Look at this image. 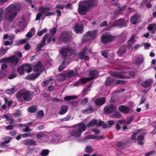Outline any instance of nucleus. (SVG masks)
I'll use <instances>...</instances> for the list:
<instances>
[{
    "label": "nucleus",
    "instance_id": "nucleus-1",
    "mask_svg": "<svg viewBox=\"0 0 156 156\" xmlns=\"http://www.w3.org/2000/svg\"><path fill=\"white\" fill-rule=\"evenodd\" d=\"M21 8L20 5L18 3L11 4L6 8L5 9L6 12L5 15V20L10 23L12 22Z\"/></svg>",
    "mask_w": 156,
    "mask_h": 156
},
{
    "label": "nucleus",
    "instance_id": "nucleus-2",
    "mask_svg": "<svg viewBox=\"0 0 156 156\" xmlns=\"http://www.w3.org/2000/svg\"><path fill=\"white\" fill-rule=\"evenodd\" d=\"M16 97L20 102L29 101L32 99L29 91L24 89H21L16 94Z\"/></svg>",
    "mask_w": 156,
    "mask_h": 156
},
{
    "label": "nucleus",
    "instance_id": "nucleus-3",
    "mask_svg": "<svg viewBox=\"0 0 156 156\" xmlns=\"http://www.w3.org/2000/svg\"><path fill=\"white\" fill-rule=\"evenodd\" d=\"M77 126L72 129L70 132V135L76 137H80L82 133L87 128V126L83 122H80L76 125Z\"/></svg>",
    "mask_w": 156,
    "mask_h": 156
},
{
    "label": "nucleus",
    "instance_id": "nucleus-4",
    "mask_svg": "<svg viewBox=\"0 0 156 156\" xmlns=\"http://www.w3.org/2000/svg\"><path fill=\"white\" fill-rule=\"evenodd\" d=\"M72 38L71 34L67 31H65L61 33L58 39L60 41L66 44L69 42Z\"/></svg>",
    "mask_w": 156,
    "mask_h": 156
},
{
    "label": "nucleus",
    "instance_id": "nucleus-5",
    "mask_svg": "<svg viewBox=\"0 0 156 156\" xmlns=\"http://www.w3.org/2000/svg\"><path fill=\"white\" fill-rule=\"evenodd\" d=\"M115 37L111 35L109 33L105 32L101 35V41L104 44L110 42L115 39Z\"/></svg>",
    "mask_w": 156,
    "mask_h": 156
},
{
    "label": "nucleus",
    "instance_id": "nucleus-6",
    "mask_svg": "<svg viewBox=\"0 0 156 156\" xmlns=\"http://www.w3.org/2000/svg\"><path fill=\"white\" fill-rule=\"evenodd\" d=\"M90 9L83 2L79 3V8H78V12L79 14L81 15L86 14L87 12Z\"/></svg>",
    "mask_w": 156,
    "mask_h": 156
},
{
    "label": "nucleus",
    "instance_id": "nucleus-7",
    "mask_svg": "<svg viewBox=\"0 0 156 156\" xmlns=\"http://www.w3.org/2000/svg\"><path fill=\"white\" fill-rule=\"evenodd\" d=\"M7 59L9 60V62H8L9 63L11 66H16L20 61L19 58L16 57L15 55L8 57Z\"/></svg>",
    "mask_w": 156,
    "mask_h": 156
},
{
    "label": "nucleus",
    "instance_id": "nucleus-8",
    "mask_svg": "<svg viewBox=\"0 0 156 156\" xmlns=\"http://www.w3.org/2000/svg\"><path fill=\"white\" fill-rule=\"evenodd\" d=\"M116 110L115 106L112 104L106 106L104 108L105 112L107 114L112 113L115 112Z\"/></svg>",
    "mask_w": 156,
    "mask_h": 156
},
{
    "label": "nucleus",
    "instance_id": "nucleus-9",
    "mask_svg": "<svg viewBox=\"0 0 156 156\" xmlns=\"http://www.w3.org/2000/svg\"><path fill=\"white\" fill-rule=\"evenodd\" d=\"M114 25L118 26L120 28H122L127 26V24L126 21L122 18L115 21L114 23Z\"/></svg>",
    "mask_w": 156,
    "mask_h": 156
},
{
    "label": "nucleus",
    "instance_id": "nucleus-10",
    "mask_svg": "<svg viewBox=\"0 0 156 156\" xmlns=\"http://www.w3.org/2000/svg\"><path fill=\"white\" fill-rule=\"evenodd\" d=\"M48 35L47 34L44 35L43 37L42 40L41 41V43L37 44L36 49L37 50L38 52L40 51L41 50L42 47L45 45L46 39V38L48 37Z\"/></svg>",
    "mask_w": 156,
    "mask_h": 156
},
{
    "label": "nucleus",
    "instance_id": "nucleus-11",
    "mask_svg": "<svg viewBox=\"0 0 156 156\" xmlns=\"http://www.w3.org/2000/svg\"><path fill=\"white\" fill-rule=\"evenodd\" d=\"M83 2L90 9L97 4L96 0H85Z\"/></svg>",
    "mask_w": 156,
    "mask_h": 156
},
{
    "label": "nucleus",
    "instance_id": "nucleus-12",
    "mask_svg": "<svg viewBox=\"0 0 156 156\" xmlns=\"http://www.w3.org/2000/svg\"><path fill=\"white\" fill-rule=\"evenodd\" d=\"M87 50L86 47H84L79 53V58L81 60H88L89 57L87 55H85V52Z\"/></svg>",
    "mask_w": 156,
    "mask_h": 156
},
{
    "label": "nucleus",
    "instance_id": "nucleus-13",
    "mask_svg": "<svg viewBox=\"0 0 156 156\" xmlns=\"http://www.w3.org/2000/svg\"><path fill=\"white\" fill-rule=\"evenodd\" d=\"M72 49L70 47H63L60 51V53L62 55L63 58L66 59L67 57L66 54L71 52Z\"/></svg>",
    "mask_w": 156,
    "mask_h": 156
},
{
    "label": "nucleus",
    "instance_id": "nucleus-14",
    "mask_svg": "<svg viewBox=\"0 0 156 156\" xmlns=\"http://www.w3.org/2000/svg\"><path fill=\"white\" fill-rule=\"evenodd\" d=\"M83 25L82 24L76 25L73 27L74 31L77 34H81L83 31Z\"/></svg>",
    "mask_w": 156,
    "mask_h": 156
},
{
    "label": "nucleus",
    "instance_id": "nucleus-15",
    "mask_svg": "<svg viewBox=\"0 0 156 156\" xmlns=\"http://www.w3.org/2000/svg\"><path fill=\"white\" fill-rule=\"evenodd\" d=\"M127 49V48L126 46H121L117 51L118 55L120 56H124L126 52Z\"/></svg>",
    "mask_w": 156,
    "mask_h": 156
},
{
    "label": "nucleus",
    "instance_id": "nucleus-16",
    "mask_svg": "<svg viewBox=\"0 0 156 156\" xmlns=\"http://www.w3.org/2000/svg\"><path fill=\"white\" fill-rule=\"evenodd\" d=\"M94 102L97 106H101L103 105L105 102V97L100 98L94 100Z\"/></svg>",
    "mask_w": 156,
    "mask_h": 156
},
{
    "label": "nucleus",
    "instance_id": "nucleus-17",
    "mask_svg": "<svg viewBox=\"0 0 156 156\" xmlns=\"http://www.w3.org/2000/svg\"><path fill=\"white\" fill-rule=\"evenodd\" d=\"M110 75L112 76L118 78H122L124 79L126 78L127 79H129L130 78V77L129 76H125L122 75L121 74L117 73L114 72H111L110 73Z\"/></svg>",
    "mask_w": 156,
    "mask_h": 156
},
{
    "label": "nucleus",
    "instance_id": "nucleus-18",
    "mask_svg": "<svg viewBox=\"0 0 156 156\" xmlns=\"http://www.w3.org/2000/svg\"><path fill=\"white\" fill-rule=\"evenodd\" d=\"M130 21L132 23L133 25L138 23L140 21V16L138 14H135L131 16Z\"/></svg>",
    "mask_w": 156,
    "mask_h": 156
},
{
    "label": "nucleus",
    "instance_id": "nucleus-19",
    "mask_svg": "<svg viewBox=\"0 0 156 156\" xmlns=\"http://www.w3.org/2000/svg\"><path fill=\"white\" fill-rule=\"evenodd\" d=\"M119 110L120 112L124 114H127L129 112V108L128 106L123 105H121L119 107Z\"/></svg>",
    "mask_w": 156,
    "mask_h": 156
},
{
    "label": "nucleus",
    "instance_id": "nucleus-20",
    "mask_svg": "<svg viewBox=\"0 0 156 156\" xmlns=\"http://www.w3.org/2000/svg\"><path fill=\"white\" fill-rule=\"evenodd\" d=\"M98 73L97 70H92L89 72V76L90 77H88V79L90 81L95 78L98 75Z\"/></svg>",
    "mask_w": 156,
    "mask_h": 156
},
{
    "label": "nucleus",
    "instance_id": "nucleus-21",
    "mask_svg": "<svg viewBox=\"0 0 156 156\" xmlns=\"http://www.w3.org/2000/svg\"><path fill=\"white\" fill-rule=\"evenodd\" d=\"M152 83L153 81L151 79L147 80L143 82L141 85L143 87L147 88L149 87Z\"/></svg>",
    "mask_w": 156,
    "mask_h": 156
},
{
    "label": "nucleus",
    "instance_id": "nucleus-22",
    "mask_svg": "<svg viewBox=\"0 0 156 156\" xmlns=\"http://www.w3.org/2000/svg\"><path fill=\"white\" fill-rule=\"evenodd\" d=\"M90 81V80L88 79V78L83 77L80 79L78 81L75 83V85L76 86H77L81 84H85L87 82Z\"/></svg>",
    "mask_w": 156,
    "mask_h": 156
},
{
    "label": "nucleus",
    "instance_id": "nucleus-23",
    "mask_svg": "<svg viewBox=\"0 0 156 156\" xmlns=\"http://www.w3.org/2000/svg\"><path fill=\"white\" fill-rule=\"evenodd\" d=\"M115 81L114 78L111 77H108L105 81V84L106 86H109L112 85Z\"/></svg>",
    "mask_w": 156,
    "mask_h": 156
},
{
    "label": "nucleus",
    "instance_id": "nucleus-24",
    "mask_svg": "<svg viewBox=\"0 0 156 156\" xmlns=\"http://www.w3.org/2000/svg\"><path fill=\"white\" fill-rule=\"evenodd\" d=\"M42 64L40 62H38L34 67V71L35 72H41V69L42 67Z\"/></svg>",
    "mask_w": 156,
    "mask_h": 156
},
{
    "label": "nucleus",
    "instance_id": "nucleus-25",
    "mask_svg": "<svg viewBox=\"0 0 156 156\" xmlns=\"http://www.w3.org/2000/svg\"><path fill=\"white\" fill-rule=\"evenodd\" d=\"M23 143L26 145H36V142L34 141L33 139H28L24 140L23 141Z\"/></svg>",
    "mask_w": 156,
    "mask_h": 156
},
{
    "label": "nucleus",
    "instance_id": "nucleus-26",
    "mask_svg": "<svg viewBox=\"0 0 156 156\" xmlns=\"http://www.w3.org/2000/svg\"><path fill=\"white\" fill-rule=\"evenodd\" d=\"M95 111L94 109L92 106L90 105L89 107L86 109L83 110L82 112L85 114L91 113Z\"/></svg>",
    "mask_w": 156,
    "mask_h": 156
},
{
    "label": "nucleus",
    "instance_id": "nucleus-27",
    "mask_svg": "<svg viewBox=\"0 0 156 156\" xmlns=\"http://www.w3.org/2000/svg\"><path fill=\"white\" fill-rule=\"evenodd\" d=\"M91 39L92 38L89 34V32L88 31L83 36L82 41L83 42H86Z\"/></svg>",
    "mask_w": 156,
    "mask_h": 156
},
{
    "label": "nucleus",
    "instance_id": "nucleus-28",
    "mask_svg": "<svg viewBox=\"0 0 156 156\" xmlns=\"http://www.w3.org/2000/svg\"><path fill=\"white\" fill-rule=\"evenodd\" d=\"M88 32H89V34L92 39H95L98 36V31L97 30H94L92 31H88Z\"/></svg>",
    "mask_w": 156,
    "mask_h": 156
},
{
    "label": "nucleus",
    "instance_id": "nucleus-29",
    "mask_svg": "<svg viewBox=\"0 0 156 156\" xmlns=\"http://www.w3.org/2000/svg\"><path fill=\"white\" fill-rule=\"evenodd\" d=\"M16 88L14 86L11 89H8L6 90V92L10 95L13 94L17 90Z\"/></svg>",
    "mask_w": 156,
    "mask_h": 156
},
{
    "label": "nucleus",
    "instance_id": "nucleus-30",
    "mask_svg": "<svg viewBox=\"0 0 156 156\" xmlns=\"http://www.w3.org/2000/svg\"><path fill=\"white\" fill-rule=\"evenodd\" d=\"M68 111V107L66 105H64L62 107L61 109L58 112V113L60 115L64 114Z\"/></svg>",
    "mask_w": 156,
    "mask_h": 156
},
{
    "label": "nucleus",
    "instance_id": "nucleus-31",
    "mask_svg": "<svg viewBox=\"0 0 156 156\" xmlns=\"http://www.w3.org/2000/svg\"><path fill=\"white\" fill-rule=\"evenodd\" d=\"M23 66L24 71L25 70L27 73H29L31 72L32 69L30 65L28 64H25Z\"/></svg>",
    "mask_w": 156,
    "mask_h": 156
},
{
    "label": "nucleus",
    "instance_id": "nucleus-32",
    "mask_svg": "<svg viewBox=\"0 0 156 156\" xmlns=\"http://www.w3.org/2000/svg\"><path fill=\"white\" fill-rule=\"evenodd\" d=\"M40 13L43 14L45 12L50 10V8L48 7H44L43 6H41L39 8Z\"/></svg>",
    "mask_w": 156,
    "mask_h": 156
},
{
    "label": "nucleus",
    "instance_id": "nucleus-33",
    "mask_svg": "<svg viewBox=\"0 0 156 156\" xmlns=\"http://www.w3.org/2000/svg\"><path fill=\"white\" fill-rule=\"evenodd\" d=\"M66 61L65 59L58 67V70L59 72H61L64 70L66 66Z\"/></svg>",
    "mask_w": 156,
    "mask_h": 156
},
{
    "label": "nucleus",
    "instance_id": "nucleus-34",
    "mask_svg": "<svg viewBox=\"0 0 156 156\" xmlns=\"http://www.w3.org/2000/svg\"><path fill=\"white\" fill-rule=\"evenodd\" d=\"M37 107L35 105H32L29 107L28 109V111L31 113H33L37 110Z\"/></svg>",
    "mask_w": 156,
    "mask_h": 156
},
{
    "label": "nucleus",
    "instance_id": "nucleus-35",
    "mask_svg": "<svg viewBox=\"0 0 156 156\" xmlns=\"http://www.w3.org/2000/svg\"><path fill=\"white\" fill-rule=\"evenodd\" d=\"M144 59L142 56H140L137 57L135 60V63L136 64H140L143 61Z\"/></svg>",
    "mask_w": 156,
    "mask_h": 156
},
{
    "label": "nucleus",
    "instance_id": "nucleus-36",
    "mask_svg": "<svg viewBox=\"0 0 156 156\" xmlns=\"http://www.w3.org/2000/svg\"><path fill=\"white\" fill-rule=\"evenodd\" d=\"M77 74L76 73H74V71L73 70H71L69 72L66 73V76L70 78L73 77Z\"/></svg>",
    "mask_w": 156,
    "mask_h": 156
},
{
    "label": "nucleus",
    "instance_id": "nucleus-37",
    "mask_svg": "<svg viewBox=\"0 0 156 156\" xmlns=\"http://www.w3.org/2000/svg\"><path fill=\"white\" fill-rule=\"evenodd\" d=\"M97 120L95 119H93L91 120L89 123L86 126L87 127L89 126H93L95 125H96L97 123Z\"/></svg>",
    "mask_w": 156,
    "mask_h": 156
},
{
    "label": "nucleus",
    "instance_id": "nucleus-38",
    "mask_svg": "<svg viewBox=\"0 0 156 156\" xmlns=\"http://www.w3.org/2000/svg\"><path fill=\"white\" fill-rule=\"evenodd\" d=\"M77 98V96H67L64 98V99L66 101H69L76 99Z\"/></svg>",
    "mask_w": 156,
    "mask_h": 156
},
{
    "label": "nucleus",
    "instance_id": "nucleus-39",
    "mask_svg": "<svg viewBox=\"0 0 156 156\" xmlns=\"http://www.w3.org/2000/svg\"><path fill=\"white\" fill-rule=\"evenodd\" d=\"M17 71L20 74L23 75L25 72L23 66H19L17 69Z\"/></svg>",
    "mask_w": 156,
    "mask_h": 156
},
{
    "label": "nucleus",
    "instance_id": "nucleus-40",
    "mask_svg": "<svg viewBox=\"0 0 156 156\" xmlns=\"http://www.w3.org/2000/svg\"><path fill=\"white\" fill-rule=\"evenodd\" d=\"M40 73H37L32 74L30 76L31 80H34L38 77L40 75Z\"/></svg>",
    "mask_w": 156,
    "mask_h": 156
},
{
    "label": "nucleus",
    "instance_id": "nucleus-41",
    "mask_svg": "<svg viewBox=\"0 0 156 156\" xmlns=\"http://www.w3.org/2000/svg\"><path fill=\"white\" fill-rule=\"evenodd\" d=\"M102 126V128L103 129H106L107 127V125L105 123V122L101 120L98 124L97 125H96V126Z\"/></svg>",
    "mask_w": 156,
    "mask_h": 156
},
{
    "label": "nucleus",
    "instance_id": "nucleus-42",
    "mask_svg": "<svg viewBox=\"0 0 156 156\" xmlns=\"http://www.w3.org/2000/svg\"><path fill=\"white\" fill-rule=\"evenodd\" d=\"M144 139V136L143 135H140L138 136L137 137V140H138V143L139 144L143 145V142H142Z\"/></svg>",
    "mask_w": 156,
    "mask_h": 156
},
{
    "label": "nucleus",
    "instance_id": "nucleus-43",
    "mask_svg": "<svg viewBox=\"0 0 156 156\" xmlns=\"http://www.w3.org/2000/svg\"><path fill=\"white\" fill-rule=\"evenodd\" d=\"M151 0H144L142 3L143 4H145L146 7L147 8H151L152 6L151 5L149 2Z\"/></svg>",
    "mask_w": 156,
    "mask_h": 156
},
{
    "label": "nucleus",
    "instance_id": "nucleus-44",
    "mask_svg": "<svg viewBox=\"0 0 156 156\" xmlns=\"http://www.w3.org/2000/svg\"><path fill=\"white\" fill-rule=\"evenodd\" d=\"M86 152L91 153L93 152V148L90 146H87L86 148Z\"/></svg>",
    "mask_w": 156,
    "mask_h": 156
},
{
    "label": "nucleus",
    "instance_id": "nucleus-45",
    "mask_svg": "<svg viewBox=\"0 0 156 156\" xmlns=\"http://www.w3.org/2000/svg\"><path fill=\"white\" fill-rule=\"evenodd\" d=\"M49 153V150L48 149L43 150L41 152V155L43 156H46L48 155Z\"/></svg>",
    "mask_w": 156,
    "mask_h": 156
},
{
    "label": "nucleus",
    "instance_id": "nucleus-46",
    "mask_svg": "<svg viewBox=\"0 0 156 156\" xmlns=\"http://www.w3.org/2000/svg\"><path fill=\"white\" fill-rule=\"evenodd\" d=\"M8 49V48H2L0 51V54L1 55H4Z\"/></svg>",
    "mask_w": 156,
    "mask_h": 156
},
{
    "label": "nucleus",
    "instance_id": "nucleus-47",
    "mask_svg": "<svg viewBox=\"0 0 156 156\" xmlns=\"http://www.w3.org/2000/svg\"><path fill=\"white\" fill-rule=\"evenodd\" d=\"M97 137V136L91 134L86 136L85 138L87 139H96Z\"/></svg>",
    "mask_w": 156,
    "mask_h": 156
},
{
    "label": "nucleus",
    "instance_id": "nucleus-48",
    "mask_svg": "<svg viewBox=\"0 0 156 156\" xmlns=\"http://www.w3.org/2000/svg\"><path fill=\"white\" fill-rule=\"evenodd\" d=\"M52 80L51 78H50L49 80H47L43 82V85H42V86L44 87V86L46 87L47 85L49 84V82L50 81H51Z\"/></svg>",
    "mask_w": 156,
    "mask_h": 156
},
{
    "label": "nucleus",
    "instance_id": "nucleus-49",
    "mask_svg": "<svg viewBox=\"0 0 156 156\" xmlns=\"http://www.w3.org/2000/svg\"><path fill=\"white\" fill-rule=\"evenodd\" d=\"M44 115V113L43 110H41L39 111L37 113V118L41 117Z\"/></svg>",
    "mask_w": 156,
    "mask_h": 156
},
{
    "label": "nucleus",
    "instance_id": "nucleus-50",
    "mask_svg": "<svg viewBox=\"0 0 156 156\" xmlns=\"http://www.w3.org/2000/svg\"><path fill=\"white\" fill-rule=\"evenodd\" d=\"M9 143V140H5V141H3L1 144V147H3L4 148H6L7 147L6 146V145H5V144H8Z\"/></svg>",
    "mask_w": 156,
    "mask_h": 156
},
{
    "label": "nucleus",
    "instance_id": "nucleus-51",
    "mask_svg": "<svg viewBox=\"0 0 156 156\" xmlns=\"http://www.w3.org/2000/svg\"><path fill=\"white\" fill-rule=\"evenodd\" d=\"M57 30V28L56 27H53L50 30V33L52 34H54L56 33Z\"/></svg>",
    "mask_w": 156,
    "mask_h": 156
},
{
    "label": "nucleus",
    "instance_id": "nucleus-52",
    "mask_svg": "<svg viewBox=\"0 0 156 156\" xmlns=\"http://www.w3.org/2000/svg\"><path fill=\"white\" fill-rule=\"evenodd\" d=\"M147 30L152 34H154L155 33L154 30L152 28L151 26H148L147 27Z\"/></svg>",
    "mask_w": 156,
    "mask_h": 156
},
{
    "label": "nucleus",
    "instance_id": "nucleus-53",
    "mask_svg": "<svg viewBox=\"0 0 156 156\" xmlns=\"http://www.w3.org/2000/svg\"><path fill=\"white\" fill-rule=\"evenodd\" d=\"M101 55L104 57L107 58L108 52L106 51H102L101 52Z\"/></svg>",
    "mask_w": 156,
    "mask_h": 156
},
{
    "label": "nucleus",
    "instance_id": "nucleus-54",
    "mask_svg": "<svg viewBox=\"0 0 156 156\" xmlns=\"http://www.w3.org/2000/svg\"><path fill=\"white\" fill-rule=\"evenodd\" d=\"M43 15L40 12H38L36 15V18L35 19L36 20H40V17Z\"/></svg>",
    "mask_w": 156,
    "mask_h": 156
},
{
    "label": "nucleus",
    "instance_id": "nucleus-55",
    "mask_svg": "<svg viewBox=\"0 0 156 156\" xmlns=\"http://www.w3.org/2000/svg\"><path fill=\"white\" fill-rule=\"evenodd\" d=\"M4 10L2 9H0V22L2 21V16L4 13Z\"/></svg>",
    "mask_w": 156,
    "mask_h": 156
},
{
    "label": "nucleus",
    "instance_id": "nucleus-56",
    "mask_svg": "<svg viewBox=\"0 0 156 156\" xmlns=\"http://www.w3.org/2000/svg\"><path fill=\"white\" fill-rule=\"evenodd\" d=\"M65 7V5H63L62 4H60L57 5L55 9L58 8V9H62L63 8H64Z\"/></svg>",
    "mask_w": 156,
    "mask_h": 156
},
{
    "label": "nucleus",
    "instance_id": "nucleus-57",
    "mask_svg": "<svg viewBox=\"0 0 156 156\" xmlns=\"http://www.w3.org/2000/svg\"><path fill=\"white\" fill-rule=\"evenodd\" d=\"M55 14V12H47L45 13V15L46 16L54 15Z\"/></svg>",
    "mask_w": 156,
    "mask_h": 156
},
{
    "label": "nucleus",
    "instance_id": "nucleus-58",
    "mask_svg": "<svg viewBox=\"0 0 156 156\" xmlns=\"http://www.w3.org/2000/svg\"><path fill=\"white\" fill-rule=\"evenodd\" d=\"M136 73L134 71H130L129 72V75L131 76L132 77H134L135 75H136Z\"/></svg>",
    "mask_w": 156,
    "mask_h": 156
},
{
    "label": "nucleus",
    "instance_id": "nucleus-59",
    "mask_svg": "<svg viewBox=\"0 0 156 156\" xmlns=\"http://www.w3.org/2000/svg\"><path fill=\"white\" fill-rule=\"evenodd\" d=\"M114 116L118 118H119L121 117V115L119 112H116L114 114Z\"/></svg>",
    "mask_w": 156,
    "mask_h": 156
},
{
    "label": "nucleus",
    "instance_id": "nucleus-60",
    "mask_svg": "<svg viewBox=\"0 0 156 156\" xmlns=\"http://www.w3.org/2000/svg\"><path fill=\"white\" fill-rule=\"evenodd\" d=\"M54 89V87L52 85L49 86L48 87V90L49 92L52 91Z\"/></svg>",
    "mask_w": 156,
    "mask_h": 156
},
{
    "label": "nucleus",
    "instance_id": "nucleus-61",
    "mask_svg": "<svg viewBox=\"0 0 156 156\" xmlns=\"http://www.w3.org/2000/svg\"><path fill=\"white\" fill-rule=\"evenodd\" d=\"M124 144L122 141H118L117 143V146L118 147H120L123 146Z\"/></svg>",
    "mask_w": 156,
    "mask_h": 156
},
{
    "label": "nucleus",
    "instance_id": "nucleus-62",
    "mask_svg": "<svg viewBox=\"0 0 156 156\" xmlns=\"http://www.w3.org/2000/svg\"><path fill=\"white\" fill-rule=\"evenodd\" d=\"M17 76V75L16 73H12L9 76V79H12L15 77Z\"/></svg>",
    "mask_w": 156,
    "mask_h": 156
},
{
    "label": "nucleus",
    "instance_id": "nucleus-63",
    "mask_svg": "<svg viewBox=\"0 0 156 156\" xmlns=\"http://www.w3.org/2000/svg\"><path fill=\"white\" fill-rule=\"evenodd\" d=\"M14 39V37L13 35L10 36L9 37V39L11 41V45L12 44Z\"/></svg>",
    "mask_w": 156,
    "mask_h": 156
},
{
    "label": "nucleus",
    "instance_id": "nucleus-64",
    "mask_svg": "<svg viewBox=\"0 0 156 156\" xmlns=\"http://www.w3.org/2000/svg\"><path fill=\"white\" fill-rule=\"evenodd\" d=\"M107 21H104L100 24V27H106L107 26Z\"/></svg>",
    "mask_w": 156,
    "mask_h": 156
}]
</instances>
